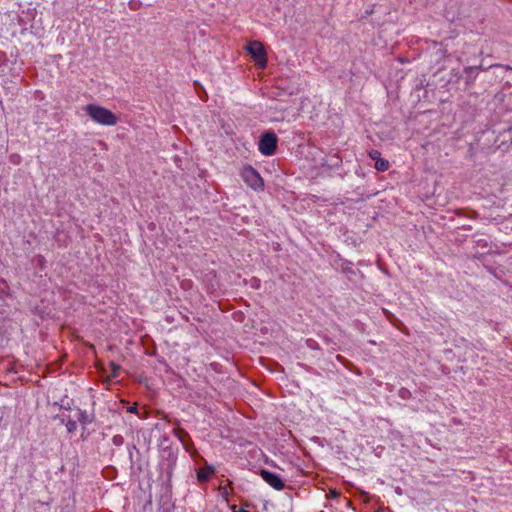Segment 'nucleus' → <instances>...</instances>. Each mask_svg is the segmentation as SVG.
<instances>
[{
    "label": "nucleus",
    "instance_id": "1",
    "mask_svg": "<svg viewBox=\"0 0 512 512\" xmlns=\"http://www.w3.org/2000/svg\"><path fill=\"white\" fill-rule=\"evenodd\" d=\"M87 115L97 124L104 126H114L118 122V117L109 109L96 105L88 104L85 107Z\"/></svg>",
    "mask_w": 512,
    "mask_h": 512
},
{
    "label": "nucleus",
    "instance_id": "2",
    "mask_svg": "<svg viewBox=\"0 0 512 512\" xmlns=\"http://www.w3.org/2000/svg\"><path fill=\"white\" fill-rule=\"evenodd\" d=\"M240 175L243 181L253 190L262 191L264 189V181L262 177L252 166H244L241 169Z\"/></svg>",
    "mask_w": 512,
    "mask_h": 512
},
{
    "label": "nucleus",
    "instance_id": "3",
    "mask_svg": "<svg viewBox=\"0 0 512 512\" xmlns=\"http://www.w3.org/2000/svg\"><path fill=\"white\" fill-rule=\"evenodd\" d=\"M246 50L252 56L254 62L259 68L264 69L267 66V55L261 42L252 41L248 43Z\"/></svg>",
    "mask_w": 512,
    "mask_h": 512
},
{
    "label": "nucleus",
    "instance_id": "4",
    "mask_svg": "<svg viewBox=\"0 0 512 512\" xmlns=\"http://www.w3.org/2000/svg\"><path fill=\"white\" fill-rule=\"evenodd\" d=\"M277 147V136L272 132L264 133L258 144L259 151L266 156L273 155Z\"/></svg>",
    "mask_w": 512,
    "mask_h": 512
},
{
    "label": "nucleus",
    "instance_id": "5",
    "mask_svg": "<svg viewBox=\"0 0 512 512\" xmlns=\"http://www.w3.org/2000/svg\"><path fill=\"white\" fill-rule=\"evenodd\" d=\"M260 476L268 485H270L275 490L280 491L285 487L283 480L276 473L262 469L260 470Z\"/></svg>",
    "mask_w": 512,
    "mask_h": 512
},
{
    "label": "nucleus",
    "instance_id": "6",
    "mask_svg": "<svg viewBox=\"0 0 512 512\" xmlns=\"http://www.w3.org/2000/svg\"><path fill=\"white\" fill-rule=\"evenodd\" d=\"M213 473L214 469L212 467L199 468L197 470V479L200 482H205L212 476Z\"/></svg>",
    "mask_w": 512,
    "mask_h": 512
},
{
    "label": "nucleus",
    "instance_id": "7",
    "mask_svg": "<svg viewBox=\"0 0 512 512\" xmlns=\"http://www.w3.org/2000/svg\"><path fill=\"white\" fill-rule=\"evenodd\" d=\"M375 169L382 172L387 171L389 169V162L380 158L375 162Z\"/></svg>",
    "mask_w": 512,
    "mask_h": 512
},
{
    "label": "nucleus",
    "instance_id": "8",
    "mask_svg": "<svg viewBox=\"0 0 512 512\" xmlns=\"http://www.w3.org/2000/svg\"><path fill=\"white\" fill-rule=\"evenodd\" d=\"M65 425L68 433H73L77 429V423L75 420H68Z\"/></svg>",
    "mask_w": 512,
    "mask_h": 512
},
{
    "label": "nucleus",
    "instance_id": "9",
    "mask_svg": "<svg viewBox=\"0 0 512 512\" xmlns=\"http://www.w3.org/2000/svg\"><path fill=\"white\" fill-rule=\"evenodd\" d=\"M110 367H111V369H112V372H111V374H110V377H112V378L117 377V376H118V373H119V370H120L119 365H117V364H115V363L111 362V363H110Z\"/></svg>",
    "mask_w": 512,
    "mask_h": 512
},
{
    "label": "nucleus",
    "instance_id": "10",
    "mask_svg": "<svg viewBox=\"0 0 512 512\" xmlns=\"http://www.w3.org/2000/svg\"><path fill=\"white\" fill-rule=\"evenodd\" d=\"M368 155L375 162L381 158V153L378 150H371L369 151Z\"/></svg>",
    "mask_w": 512,
    "mask_h": 512
},
{
    "label": "nucleus",
    "instance_id": "11",
    "mask_svg": "<svg viewBox=\"0 0 512 512\" xmlns=\"http://www.w3.org/2000/svg\"><path fill=\"white\" fill-rule=\"evenodd\" d=\"M127 412L129 413H137V406L133 405L127 408Z\"/></svg>",
    "mask_w": 512,
    "mask_h": 512
},
{
    "label": "nucleus",
    "instance_id": "12",
    "mask_svg": "<svg viewBox=\"0 0 512 512\" xmlns=\"http://www.w3.org/2000/svg\"><path fill=\"white\" fill-rule=\"evenodd\" d=\"M331 494L333 497H337V495H338V493L335 490L331 491Z\"/></svg>",
    "mask_w": 512,
    "mask_h": 512
},
{
    "label": "nucleus",
    "instance_id": "13",
    "mask_svg": "<svg viewBox=\"0 0 512 512\" xmlns=\"http://www.w3.org/2000/svg\"><path fill=\"white\" fill-rule=\"evenodd\" d=\"M114 443H115V444H118V443H119V439H118V437H114Z\"/></svg>",
    "mask_w": 512,
    "mask_h": 512
},
{
    "label": "nucleus",
    "instance_id": "14",
    "mask_svg": "<svg viewBox=\"0 0 512 512\" xmlns=\"http://www.w3.org/2000/svg\"><path fill=\"white\" fill-rule=\"evenodd\" d=\"M131 9H136V4L130 5Z\"/></svg>",
    "mask_w": 512,
    "mask_h": 512
},
{
    "label": "nucleus",
    "instance_id": "15",
    "mask_svg": "<svg viewBox=\"0 0 512 512\" xmlns=\"http://www.w3.org/2000/svg\"><path fill=\"white\" fill-rule=\"evenodd\" d=\"M131 9H136V4L130 5Z\"/></svg>",
    "mask_w": 512,
    "mask_h": 512
},
{
    "label": "nucleus",
    "instance_id": "16",
    "mask_svg": "<svg viewBox=\"0 0 512 512\" xmlns=\"http://www.w3.org/2000/svg\"><path fill=\"white\" fill-rule=\"evenodd\" d=\"M239 512H249V511L244 510V509H240Z\"/></svg>",
    "mask_w": 512,
    "mask_h": 512
}]
</instances>
